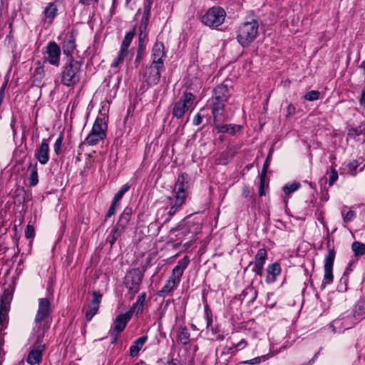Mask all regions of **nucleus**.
I'll use <instances>...</instances> for the list:
<instances>
[{
    "label": "nucleus",
    "instance_id": "nucleus-63",
    "mask_svg": "<svg viewBox=\"0 0 365 365\" xmlns=\"http://www.w3.org/2000/svg\"><path fill=\"white\" fill-rule=\"evenodd\" d=\"M4 344V338L0 336V346H3Z\"/></svg>",
    "mask_w": 365,
    "mask_h": 365
},
{
    "label": "nucleus",
    "instance_id": "nucleus-4",
    "mask_svg": "<svg viewBox=\"0 0 365 365\" xmlns=\"http://www.w3.org/2000/svg\"><path fill=\"white\" fill-rule=\"evenodd\" d=\"M259 24L255 19L242 23L237 30V42L244 48L248 47L257 38Z\"/></svg>",
    "mask_w": 365,
    "mask_h": 365
},
{
    "label": "nucleus",
    "instance_id": "nucleus-40",
    "mask_svg": "<svg viewBox=\"0 0 365 365\" xmlns=\"http://www.w3.org/2000/svg\"><path fill=\"white\" fill-rule=\"evenodd\" d=\"M338 179V173L336 169L334 168V165L331 167V173L329 175V185H333L334 183Z\"/></svg>",
    "mask_w": 365,
    "mask_h": 365
},
{
    "label": "nucleus",
    "instance_id": "nucleus-30",
    "mask_svg": "<svg viewBox=\"0 0 365 365\" xmlns=\"http://www.w3.org/2000/svg\"><path fill=\"white\" fill-rule=\"evenodd\" d=\"M365 315V296L361 298L355 306L354 316L360 318Z\"/></svg>",
    "mask_w": 365,
    "mask_h": 365
},
{
    "label": "nucleus",
    "instance_id": "nucleus-64",
    "mask_svg": "<svg viewBox=\"0 0 365 365\" xmlns=\"http://www.w3.org/2000/svg\"><path fill=\"white\" fill-rule=\"evenodd\" d=\"M18 365H28V363H26L25 361H22L19 362Z\"/></svg>",
    "mask_w": 365,
    "mask_h": 365
},
{
    "label": "nucleus",
    "instance_id": "nucleus-47",
    "mask_svg": "<svg viewBox=\"0 0 365 365\" xmlns=\"http://www.w3.org/2000/svg\"><path fill=\"white\" fill-rule=\"evenodd\" d=\"M264 180H265V178H264V177L260 178V186H259V194L260 196L265 195L264 190Z\"/></svg>",
    "mask_w": 365,
    "mask_h": 365
},
{
    "label": "nucleus",
    "instance_id": "nucleus-49",
    "mask_svg": "<svg viewBox=\"0 0 365 365\" xmlns=\"http://www.w3.org/2000/svg\"><path fill=\"white\" fill-rule=\"evenodd\" d=\"M235 347L234 346H225L223 348V350L222 351V354H228L230 353H233L235 352Z\"/></svg>",
    "mask_w": 365,
    "mask_h": 365
},
{
    "label": "nucleus",
    "instance_id": "nucleus-60",
    "mask_svg": "<svg viewBox=\"0 0 365 365\" xmlns=\"http://www.w3.org/2000/svg\"><path fill=\"white\" fill-rule=\"evenodd\" d=\"M182 226H183V222H181L175 227L172 228L170 232H175L176 231L180 230L182 228Z\"/></svg>",
    "mask_w": 365,
    "mask_h": 365
},
{
    "label": "nucleus",
    "instance_id": "nucleus-11",
    "mask_svg": "<svg viewBox=\"0 0 365 365\" xmlns=\"http://www.w3.org/2000/svg\"><path fill=\"white\" fill-rule=\"evenodd\" d=\"M61 48L55 41H50L43 52V61L54 66H59Z\"/></svg>",
    "mask_w": 365,
    "mask_h": 365
},
{
    "label": "nucleus",
    "instance_id": "nucleus-52",
    "mask_svg": "<svg viewBox=\"0 0 365 365\" xmlns=\"http://www.w3.org/2000/svg\"><path fill=\"white\" fill-rule=\"evenodd\" d=\"M348 167L350 171L352 173V174L354 175V172L356 170L358 167V163L356 161L351 162L348 165Z\"/></svg>",
    "mask_w": 365,
    "mask_h": 365
},
{
    "label": "nucleus",
    "instance_id": "nucleus-15",
    "mask_svg": "<svg viewBox=\"0 0 365 365\" xmlns=\"http://www.w3.org/2000/svg\"><path fill=\"white\" fill-rule=\"evenodd\" d=\"M37 340V344L29 352L27 360L25 361L28 365H35L39 364L42 360V354L44 350V345L39 344L40 341Z\"/></svg>",
    "mask_w": 365,
    "mask_h": 365
},
{
    "label": "nucleus",
    "instance_id": "nucleus-28",
    "mask_svg": "<svg viewBox=\"0 0 365 365\" xmlns=\"http://www.w3.org/2000/svg\"><path fill=\"white\" fill-rule=\"evenodd\" d=\"M125 229H121L118 225H115L111 230L110 233L107 237L106 240L113 246L115 241L120 237Z\"/></svg>",
    "mask_w": 365,
    "mask_h": 365
},
{
    "label": "nucleus",
    "instance_id": "nucleus-14",
    "mask_svg": "<svg viewBox=\"0 0 365 365\" xmlns=\"http://www.w3.org/2000/svg\"><path fill=\"white\" fill-rule=\"evenodd\" d=\"M11 300L10 294H4L0 304V331L6 327L9 304Z\"/></svg>",
    "mask_w": 365,
    "mask_h": 365
},
{
    "label": "nucleus",
    "instance_id": "nucleus-45",
    "mask_svg": "<svg viewBox=\"0 0 365 365\" xmlns=\"http://www.w3.org/2000/svg\"><path fill=\"white\" fill-rule=\"evenodd\" d=\"M117 203L118 202H115V201L113 200L112 204H111V205H110V208H109V210L108 211V213H107V215H106L107 217H110L113 215L115 214V207H116Z\"/></svg>",
    "mask_w": 365,
    "mask_h": 365
},
{
    "label": "nucleus",
    "instance_id": "nucleus-62",
    "mask_svg": "<svg viewBox=\"0 0 365 365\" xmlns=\"http://www.w3.org/2000/svg\"><path fill=\"white\" fill-rule=\"evenodd\" d=\"M43 70L42 68H37L36 70V73H39L43 72Z\"/></svg>",
    "mask_w": 365,
    "mask_h": 365
},
{
    "label": "nucleus",
    "instance_id": "nucleus-16",
    "mask_svg": "<svg viewBox=\"0 0 365 365\" xmlns=\"http://www.w3.org/2000/svg\"><path fill=\"white\" fill-rule=\"evenodd\" d=\"M152 63L158 64L160 66H164V59L165 58V48L163 43L156 42L152 50Z\"/></svg>",
    "mask_w": 365,
    "mask_h": 365
},
{
    "label": "nucleus",
    "instance_id": "nucleus-42",
    "mask_svg": "<svg viewBox=\"0 0 365 365\" xmlns=\"http://www.w3.org/2000/svg\"><path fill=\"white\" fill-rule=\"evenodd\" d=\"M62 144H63V138H62V136H59L56 139V140L54 143V145H53L54 152L57 155L61 153Z\"/></svg>",
    "mask_w": 365,
    "mask_h": 365
},
{
    "label": "nucleus",
    "instance_id": "nucleus-19",
    "mask_svg": "<svg viewBox=\"0 0 365 365\" xmlns=\"http://www.w3.org/2000/svg\"><path fill=\"white\" fill-rule=\"evenodd\" d=\"M132 316L133 315L128 311L124 314L118 315L115 318L113 326L110 330L118 333H121L125 328Z\"/></svg>",
    "mask_w": 365,
    "mask_h": 365
},
{
    "label": "nucleus",
    "instance_id": "nucleus-21",
    "mask_svg": "<svg viewBox=\"0 0 365 365\" xmlns=\"http://www.w3.org/2000/svg\"><path fill=\"white\" fill-rule=\"evenodd\" d=\"M230 96L227 86L221 84L215 88L211 101H227Z\"/></svg>",
    "mask_w": 365,
    "mask_h": 365
},
{
    "label": "nucleus",
    "instance_id": "nucleus-53",
    "mask_svg": "<svg viewBox=\"0 0 365 365\" xmlns=\"http://www.w3.org/2000/svg\"><path fill=\"white\" fill-rule=\"evenodd\" d=\"M143 54L137 53L135 59V68L138 67L140 65L142 59H143Z\"/></svg>",
    "mask_w": 365,
    "mask_h": 365
},
{
    "label": "nucleus",
    "instance_id": "nucleus-43",
    "mask_svg": "<svg viewBox=\"0 0 365 365\" xmlns=\"http://www.w3.org/2000/svg\"><path fill=\"white\" fill-rule=\"evenodd\" d=\"M35 231L32 225H28L25 231V236L26 238H31L34 236Z\"/></svg>",
    "mask_w": 365,
    "mask_h": 365
},
{
    "label": "nucleus",
    "instance_id": "nucleus-8",
    "mask_svg": "<svg viewBox=\"0 0 365 365\" xmlns=\"http://www.w3.org/2000/svg\"><path fill=\"white\" fill-rule=\"evenodd\" d=\"M107 125L102 118H97L92 130L86 138V143L89 145H95L106 136Z\"/></svg>",
    "mask_w": 365,
    "mask_h": 365
},
{
    "label": "nucleus",
    "instance_id": "nucleus-35",
    "mask_svg": "<svg viewBox=\"0 0 365 365\" xmlns=\"http://www.w3.org/2000/svg\"><path fill=\"white\" fill-rule=\"evenodd\" d=\"M234 153L231 150H227L223 153L218 159L219 163L226 165L229 163L230 160L233 157Z\"/></svg>",
    "mask_w": 365,
    "mask_h": 365
},
{
    "label": "nucleus",
    "instance_id": "nucleus-58",
    "mask_svg": "<svg viewBox=\"0 0 365 365\" xmlns=\"http://www.w3.org/2000/svg\"><path fill=\"white\" fill-rule=\"evenodd\" d=\"M359 103L361 106L365 108V88L362 91L361 96L359 99Z\"/></svg>",
    "mask_w": 365,
    "mask_h": 365
},
{
    "label": "nucleus",
    "instance_id": "nucleus-59",
    "mask_svg": "<svg viewBox=\"0 0 365 365\" xmlns=\"http://www.w3.org/2000/svg\"><path fill=\"white\" fill-rule=\"evenodd\" d=\"M98 0H79V3L83 5L88 6L91 5L93 1L98 2Z\"/></svg>",
    "mask_w": 365,
    "mask_h": 365
},
{
    "label": "nucleus",
    "instance_id": "nucleus-61",
    "mask_svg": "<svg viewBox=\"0 0 365 365\" xmlns=\"http://www.w3.org/2000/svg\"><path fill=\"white\" fill-rule=\"evenodd\" d=\"M212 319L210 317H207V328H209V327L212 324Z\"/></svg>",
    "mask_w": 365,
    "mask_h": 365
},
{
    "label": "nucleus",
    "instance_id": "nucleus-6",
    "mask_svg": "<svg viewBox=\"0 0 365 365\" xmlns=\"http://www.w3.org/2000/svg\"><path fill=\"white\" fill-rule=\"evenodd\" d=\"M144 277L143 272L139 268H134L128 272L124 277V285L128 289L127 296L133 299L138 292Z\"/></svg>",
    "mask_w": 365,
    "mask_h": 365
},
{
    "label": "nucleus",
    "instance_id": "nucleus-46",
    "mask_svg": "<svg viewBox=\"0 0 365 365\" xmlns=\"http://www.w3.org/2000/svg\"><path fill=\"white\" fill-rule=\"evenodd\" d=\"M147 37V32L146 31L139 30V35H138V43H145V40Z\"/></svg>",
    "mask_w": 365,
    "mask_h": 365
},
{
    "label": "nucleus",
    "instance_id": "nucleus-48",
    "mask_svg": "<svg viewBox=\"0 0 365 365\" xmlns=\"http://www.w3.org/2000/svg\"><path fill=\"white\" fill-rule=\"evenodd\" d=\"M261 362V357H255L252 359L243 361L244 364H257Z\"/></svg>",
    "mask_w": 365,
    "mask_h": 365
},
{
    "label": "nucleus",
    "instance_id": "nucleus-57",
    "mask_svg": "<svg viewBox=\"0 0 365 365\" xmlns=\"http://www.w3.org/2000/svg\"><path fill=\"white\" fill-rule=\"evenodd\" d=\"M145 49V43H138V46L137 49V53H144Z\"/></svg>",
    "mask_w": 365,
    "mask_h": 365
},
{
    "label": "nucleus",
    "instance_id": "nucleus-41",
    "mask_svg": "<svg viewBox=\"0 0 365 365\" xmlns=\"http://www.w3.org/2000/svg\"><path fill=\"white\" fill-rule=\"evenodd\" d=\"M341 214L345 222L352 221L356 217V212L354 210H349L346 214H344V211H342Z\"/></svg>",
    "mask_w": 365,
    "mask_h": 365
},
{
    "label": "nucleus",
    "instance_id": "nucleus-20",
    "mask_svg": "<svg viewBox=\"0 0 365 365\" xmlns=\"http://www.w3.org/2000/svg\"><path fill=\"white\" fill-rule=\"evenodd\" d=\"M223 118H220L218 121H214L215 128L217 130V133H230L232 135L235 134L237 132L240 131L242 128L241 125H232V124H222Z\"/></svg>",
    "mask_w": 365,
    "mask_h": 365
},
{
    "label": "nucleus",
    "instance_id": "nucleus-36",
    "mask_svg": "<svg viewBox=\"0 0 365 365\" xmlns=\"http://www.w3.org/2000/svg\"><path fill=\"white\" fill-rule=\"evenodd\" d=\"M267 259V251L265 249H259L255 256L256 263L264 264V262Z\"/></svg>",
    "mask_w": 365,
    "mask_h": 365
},
{
    "label": "nucleus",
    "instance_id": "nucleus-44",
    "mask_svg": "<svg viewBox=\"0 0 365 365\" xmlns=\"http://www.w3.org/2000/svg\"><path fill=\"white\" fill-rule=\"evenodd\" d=\"M264 264L255 262L253 271L259 276H262Z\"/></svg>",
    "mask_w": 365,
    "mask_h": 365
},
{
    "label": "nucleus",
    "instance_id": "nucleus-37",
    "mask_svg": "<svg viewBox=\"0 0 365 365\" xmlns=\"http://www.w3.org/2000/svg\"><path fill=\"white\" fill-rule=\"evenodd\" d=\"M130 186L128 184H125L123 187L118 190V192L113 197V201L115 202H118L124 194L130 189Z\"/></svg>",
    "mask_w": 365,
    "mask_h": 365
},
{
    "label": "nucleus",
    "instance_id": "nucleus-55",
    "mask_svg": "<svg viewBox=\"0 0 365 365\" xmlns=\"http://www.w3.org/2000/svg\"><path fill=\"white\" fill-rule=\"evenodd\" d=\"M247 346V341L245 340H241L239 343L234 346L235 349H242Z\"/></svg>",
    "mask_w": 365,
    "mask_h": 365
},
{
    "label": "nucleus",
    "instance_id": "nucleus-24",
    "mask_svg": "<svg viewBox=\"0 0 365 365\" xmlns=\"http://www.w3.org/2000/svg\"><path fill=\"white\" fill-rule=\"evenodd\" d=\"M146 299V293L142 292L138 297L136 302H135L133 306L129 309V312L133 315H138L143 312L144 304Z\"/></svg>",
    "mask_w": 365,
    "mask_h": 365
},
{
    "label": "nucleus",
    "instance_id": "nucleus-31",
    "mask_svg": "<svg viewBox=\"0 0 365 365\" xmlns=\"http://www.w3.org/2000/svg\"><path fill=\"white\" fill-rule=\"evenodd\" d=\"M178 338L184 345L189 343L190 333L188 329L185 327H180L178 331Z\"/></svg>",
    "mask_w": 365,
    "mask_h": 365
},
{
    "label": "nucleus",
    "instance_id": "nucleus-50",
    "mask_svg": "<svg viewBox=\"0 0 365 365\" xmlns=\"http://www.w3.org/2000/svg\"><path fill=\"white\" fill-rule=\"evenodd\" d=\"M295 113V107L292 104H289L287 108V117Z\"/></svg>",
    "mask_w": 365,
    "mask_h": 365
},
{
    "label": "nucleus",
    "instance_id": "nucleus-32",
    "mask_svg": "<svg viewBox=\"0 0 365 365\" xmlns=\"http://www.w3.org/2000/svg\"><path fill=\"white\" fill-rule=\"evenodd\" d=\"M150 16V6H145L144 13L139 25V30L146 31L149 21Z\"/></svg>",
    "mask_w": 365,
    "mask_h": 365
},
{
    "label": "nucleus",
    "instance_id": "nucleus-12",
    "mask_svg": "<svg viewBox=\"0 0 365 365\" xmlns=\"http://www.w3.org/2000/svg\"><path fill=\"white\" fill-rule=\"evenodd\" d=\"M164 66H160L158 64L151 63L147 66L142 73L143 79L147 84L152 86L158 83L160 79V72Z\"/></svg>",
    "mask_w": 365,
    "mask_h": 365
},
{
    "label": "nucleus",
    "instance_id": "nucleus-29",
    "mask_svg": "<svg viewBox=\"0 0 365 365\" xmlns=\"http://www.w3.org/2000/svg\"><path fill=\"white\" fill-rule=\"evenodd\" d=\"M28 170L30 171L29 178L30 185L36 186L38 182L37 163L32 165V163H30Z\"/></svg>",
    "mask_w": 365,
    "mask_h": 365
},
{
    "label": "nucleus",
    "instance_id": "nucleus-39",
    "mask_svg": "<svg viewBox=\"0 0 365 365\" xmlns=\"http://www.w3.org/2000/svg\"><path fill=\"white\" fill-rule=\"evenodd\" d=\"M320 96V92L318 91H309L305 96L304 98L309 101H314L318 100Z\"/></svg>",
    "mask_w": 365,
    "mask_h": 365
},
{
    "label": "nucleus",
    "instance_id": "nucleus-2",
    "mask_svg": "<svg viewBox=\"0 0 365 365\" xmlns=\"http://www.w3.org/2000/svg\"><path fill=\"white\" fill-rule=\"evenodd\" d=\"M51 310V304L48 299H39L38 310L34 319L38 341L44 336L45 331L50 327Z\"/></svg>",
    "mask_w": 365,
    "mask_h": 365
},
{
    "label": "nucleus",
    "instance_id": "nucleus-9",
    "mask_svg": "<svg viewBox=\"0 0 365 365\" xmlns=\"http://www.w3.org/2000/svg\"><path fill=\"white\" fill-rule=\"evenodd\" d=\"M195 96L190 92L185 93L180 98L174 103L172 114L178 119L182 118L185 113L192 107Z\"/></svg>",
    "mask_w": 365,
    "mask_h": 365
},
{
    "label": "nucleus",
    "instance_id": "nucleus-56",
    "mask_svg": "<svg viewBox=\"0 0 365 365\" xmlns=\"http://www.w3.org/2000/svg\"><path fill=\"white\" fill-rule=\"evenodd\" d=\"M269 163H269L268 160H265L263 168H262L261 177H264V178L266 177L267 170L269 165Z\"/></svg>",
    "mask_w": 365,
    "mask_h": 365
},
{
    "label": "nucleus",
    "instance_id": "nucleus-5",
    "mask_svg": "<svg viewBox=\"0 0 365 365\" xmlns=\"http://www.w3.org/2000/svg\"><path fill=\"white\" fill-rule=\"evenodd\" d=\"M81 63L71 59L69 63L62 68L61 81L63 86L70 87L77 84L81 78Z\"/></svg>",
    "mask_w": 365,
    "mask_h": 365
},
{
    "label": "nucleus",
    "instance_id": "nucleus-34",
    "mask_svg": "<svg viewBox=\"0 0 365 365\" xmlns=\"http://www.w3.org/2000/svg\"><path fill=\"white\" fill-rule=\"evenodd\" d=\"M56 7L53 4H49L44 9V15L46 18L53 19L56 15Z\"/></svg>",
    "mask_w": 365,
    "mask_h": 365
},
{
    "label": "nucleus",
    "instance_id": "nucleus-13",
    "mask_svg": "<svg viewBox=\"0 0 365 365\" xmlns=\"http://www.w3.org/2000/svg\"><path fill=\"white\" fill-rule=\"evenodd\" d=\"M335 258V252L334 249H329L324 259V274L322 286L330 284L333 281V265Z\"/></svg>",
    "mask_w": 365,
    "mask_h": 365
},
{
    "label": "nucleus",
    "instance_id": "nucleus-27",
    "mask_svg": "<svg viewBox=\"0 0 365 365\" xmlns=\"http://www.w3.org/2000/svg\"><path fill=\"white\" fill-rule=\"evenodd\" d=\"M132 209L128 207H125L123 213L120 215L116 225L120 226L121 229H125L127 227L128 222L130 221Z\"/></svg>",
    "mask_w": 365,
    "mask_h": 365
},
{
    "label": "nucleus",
    "instance_id": "nucleus-33",
    "mask_svg": "<svg viewBox=\"0 0 365 365\" xmlns=\"http://www.w3.org/2000/svg\"><path fill=\"white\" fill-rule=\"evenodd\" d=\"M351 249L355 256H361L365 255V244L356 241L351 245Z\"/></svg>",
    "mask_w": 365,
    "mask_h": 365
},
{
    "label": "nucleus",
    "instance_id": "nucleus-17",
    "mask_svg": "<svg viewBox=\"0 0 365 365\" xmlns=\"http://www.w3.org/2000/svg\"><path fill=\"white\" fill-rule=\"evenodd\" d=\"M49 145L48 139H43L35 153V157L41 165H46L49 160Z\"/></svg>",
    "mask_w": 365,
    "mask_h": 365
},
{
    "label": "nucleus",
    "instance_id": "nucleus-26",
    "mask_svg": "<svg viewBox=\"0 0 365 365\" xmlns=\"http://www.w3.org/2000/svg\"><path fill=\"white\" fill-rule=\"evenodd\" d=\"M62 48L63 53L67 56L70 55L74 51L76 48V43L73 36L70 35L64 39Z\"/></svg>",
    "mask_w": 365,
    "mask_h": 365
},
{
    "label": "nucleus",
    "instance_id": "nucleus-3",
    "mask_svg": "<svg viewBox=\"0 0 365 365\" xmlns=\"http://www.w3.org/2000/svg\"><path fill=\"white\" fill-rule=\"evenodd\" d=\"M189 263L190 259L187 256H185L178 261V264L173 269L172 274L166 281L165 284L158 292L159 297H165L180 283L184 270L187 268Z\"/></svg>",
    "mask_w": 365,
    "mask_h": 365
},
{
    "label": "nucleus",
    "instance_id": "nucleus-18",
    "mask_svg": "<svg viewBox=\"0 0 365 365\" xmlns=\"http://www.w3.org/2000/svg\"><path fill=\"white\" fill-rule=\"evenodd\" d=\"M93 299L88 305L86 313L87 320L90 321L97 313L102 299V294L98 292H93Z\"/></svg>",
    "mask_w": 365,
    "mask_h": 365
},
{
    "label": "nucleus",
    "instance_id": "nucleus-23",
    "mask_svg": "<svg viewBox=\"0 0 365 365\" xmlns=\"http://www.w3.org/2000/svg\"><path fill=\"white\" fill-rule=\"evenodd\" d=\"M267 272L266 282L269 284L273 283L281 273V267L279 263L274 262L267 267Z\"/></svg>",
    "mask_w": 365,
    "mask_h": 365
},
{
    "label": "nucleus",
    "instance_id": "nucleus-54",
    "mask_svg": "<svg viewBox=\"0 0 365 365\" xmlns=\"http://www.w3.org/2000/svg\"><path fill=\"white\" fill-rule=\"evenodd\" d=\"M202 123V116L200 113H197L193 118V124L198 125Z\"/></svg>",
    "mask_w": 365,
    "mask_h": 365
},
{
    "label": "nucleus",
    "instance_id": "nucleus-22",
    "mask_svg": "<svg viewBox=\"0 0 365 365\" xmlns=\"http://www.w3.org/2000/svg\"><path fill=\"white\" fill-rule=\"evenodd\" d=\"M211 108L213 115V121H218L220 118H222L224 112V108L227 101H211Z\"/></svg>",
    "mask_w": 365,
    "mask_h": 365
},
{
    "label": "nucleus",
    "instance_id": "nucleus-7",
    "mask_svg": "<svg viewBox=\"0 0 365 365\" xmlns=\"http://www.w3.org/2000/svg\"><path fill=\"white\" fill-rule=\"evenodd\" d=\"M134 34L133 31L128 32L125 34L122 41L118 56L115 58L111 64L112 68H118L124 62H128L131 60L132 55L130 53L128 48L133 38Z\"/></svg>",
    "mask_w": 365,
    "mask_h": 365
},
{
    "label": "nucleus",
    "instance_id": "nucleus-10",
    "mask_svg": "<svg viewBox=\"0 0 365 365\" xmlns=\"http://www.w3.org/2000/svg\"><path fill=\"white\" fill-rule=\"evenodd\" d=\"M225 18V11L220 7H212L202 16V22L210 27L221 25Z\"/></svg>",
    "mask_w": 365,
    "mask_h": 365
},
{
    "label": "nucleus",
    "instance_id": "nucleus-1",
    "mask_svg": "<svg viewBox=\"0 0 365 365\" xmlns=\"http://www.w3.org/2000/svg\"><path fill=\"white\" fill-rule=\"evenodd\" d=\"M188 188L187 175L182 173L177 179L173 192V196L168 198L167 205L158 209L157 212L158 220H161L163 223L169 222L172 217L180 210L184 204L187 190Z\"/></svg>",
    "mask_w": 365,
    "mask_h": 365
},
{
    "label": "nucleus",
    "instance_id": "nucleus-38",
    "mask_svg": "<svg viewBox=\"0 0 365 365\" xmlns=\"http://www.w3.org/2000/svg\"><path fill=\"white\" fill-rule=\"evenodd\" d=\"M299 186V184L296 182L288 184L284 186L283 191L285 195H288L294 192V191L297 190Z\"/></svg>",
    "mask_w": 365,
    "mask_h": 365
},
{
    "label": "nucleus",
    "instance_id": "nucleus-25",
    "mask_svg": "<svg viewBox=\"0 0 365 365\" xmlns=\"http://www.w3.org/2000/svg\"><path fill=\"white\" fill-rule=\"evenodd\" d=\"M147 340L148 337L146 336L137 339L130 347V356H136Z\"/></svg>",
    "mask_w": 365,
    "mask_h": 365
},
{
    "label": "nucleus",
    "instance_id": "nucleus-51",
    "mask_svg": "<svg viewBox=\"0 0 365 365\" xmlns=\"http://www.w3.org/2000/svg\"><path fill=\"white\" fill-rule=\"evenodd\" d=\"M109 334L112 336L111 343L114 344V343H115L117 341L118 337V335L120 334V333H118V332H115V331L110 330L109 331Z\"/></svg>",
    "mask_w": 365,
    "mask_h": 365
}]
</instances>
